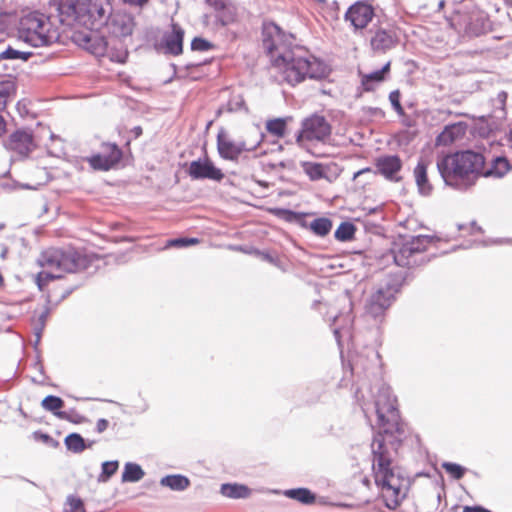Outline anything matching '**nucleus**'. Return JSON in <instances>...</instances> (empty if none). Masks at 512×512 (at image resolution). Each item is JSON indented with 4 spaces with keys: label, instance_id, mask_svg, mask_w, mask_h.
Returning <instances> with one entry per match:
<instances>
[{
    "label": "nucleus",
    "instance_id": "1",
    "mask_svg": "<svg viewBox=\"0 0 512 512\" xmlns=\"http://www.w3.org/2000/svg\"><path fill=\"white\" fill-rule=\"evenodd\" d=\"M111 12L112 5L109 0H76L66 6V18L73 17L76 24L86 30H73L69 37L75 45L96 57L107 54L112 61L124 63L127 52L109 51L108 40L97 32L107 23Z\"/></svg>",
    "mask_w": 512,
    "mask_h": 512
},
{
    "label": "nucleus",
    "instance_id": "2",
    "mask_svg": "<svg viewBox=\"0 0 512 512\" xmlns=\"http://www.w3.org/2000/svg\"><path fill=\"white\" fill-rule=\"evenodd\" d=\"M485 157L473 150H464L438 157L437 170L447 186L466 191L475 185L479 176L501 178L511 170L506 157L497 156L485 169Z\"/></svg>",
    "mask_w": 512,
    "mask_h": 512
},
{
    "label": "nucleus",
    "instance_id": "3",
    "mask_svg": "<svg viewBox=\"0 0 512 512\" xmlns=\"http://www.w3.org/2000/svg\"><path fill=\"white\" fill-rule=\"evenodd\" d=\"M371 450L375 484L381 491L385 506L396 509L407 496L410 478L400 467L392 465V455L382 432L374 436Z\"/></svg>",
    "mask_w": 512,
    "mask_h": 512
},
{
    "label": "nucleus",
    "instance_id": "4",
    "mask_svg": "<svg viewBox=\"0 0 512 512\" xmlns=\"http://www.w3.org/2000/svg\"><path fill=\"white\" fill-rule=\"evenodd\" d=\"M272 65L279 69L284 81L291 86L306 78L321 79L327 75L325 63L300 48L279 52Z\"/></svg>",
    "mask_w": 512,
    "mask_h": 512
},
{
    "label": "nucleus",
    "instance_id": "5",
    "mask_svg": "<svg viewBox=\"0 0 512 512\" xmlns=\"http://www.w3.org/2000/svg\"><path fill=\"white\" fill-rule=\"evenodd\" d=\"M377 393L372 387L361 385L355 391V397L359 401L364 413L369 410V400L365 398V390H368L373 398L374 410L380 430L386 435L401 434L403 429L399 422V412L396 407V397L392 394L391 388L385 383L376 384Z\"/></svg>",
    "mask_w": 512,
    "mask_h": 512
},
{
    "label": "nucleus",
    "instance_id": "6",
    "mask_svg": "<svg viewBox=\"0 0 512 512\" xmlns=\"http://www.w3.org/2000/svg\"><path fill=\"white\" fill-rule=\"evenodd\" d=\"M18 37L32 47H41L59 42L61 34L58 28L52 27L47 16L32 12L20 18Z\"/></svg>",
    "mask_w": 512,
    "mask_h": 512
},
{
    "label": "nucleus",
    "instance_id": "7",
    "mask_svg": "<svg viewBox=\"0 0 512 512\" xmlns=\"http://www.w3.org/2000/svg\"><path fill=\"white\" fill-rule=\"evenodd\" d=\"M400 287L401 280L399 278H387L379 284L367 300L366 312L373 318L382 316L394 301L395 295L400 291Z\"/></svg>",
    "mask_w": 512,
    "mask_h": 512
},
{
    "label": "nucleus",
    "instance_id": "8",
    "mask_svg": "<svg viewBox=\"0 0 512 512\" xmlns=\"http://www.w3.org/2000/svg\"><path fill=\"white\" fill-rule=\"evenodd\" d=\"M332 127L323 115L317 113L304 118L296 142L303 146L305 141L326 143L331 136Z\"/></svg>",
    "mask_w": 512,
    "mask_h": 512
},
{
    "label": "nucleus",
    "instance_id": "9",
    "mask_svg": "<svg viewBox=\"0 0 512 512\" xmlns=\"http://www.w3.org/2000/svg\"><path fill=\"white\" fill-rule=\"evenodd\" d=\"M37 262L43 268L36 276V283L41 291L49 281L62 278L63 250L48 249L41 253Z\"/></svg>",
    "mask_w": 512,
    "mask_h": 512
},
{
    "label": "nucleus",
    "instance_id": "10",
    "mask_svg": "<svg viewBox=\"0 0 512 512\" xmlns=\"http://www.w3.org/2000/svg\"><path fill=\"white\" fill-rule=\"evenodd\" d=\"M434 241L433 236L417 235L403 243L397 250L393 251V258L396 265L410 267L419 263L418 256L424 252Z\"/></svg>",
    "mask_w": 512,
    "mask_h": 512
},
{
    "label": "nucleus",
    "instance_id": "11",
    "mask_svg": "<svg viewBox=\"0 0 512 512\" xmlns=\"http://www.w3.org/2000/svg\"><path fill=\"white\" fill-rule=\"evenodd\" d=\"M289 38L290 37L275 23L264 24L262 30V46L272 63L279 52L294 49L290 48L291 42Z\"/></svg>",
    "mask_w": 512,
    "mask_h": 512
},
{
    "label": "nucleus",
    "instance_id": "12",
    "mask_svg": "<svg viewBox=\"0 0 512 512\" xmlns=\"http://www.w3.org/2000/svg\"><path fill=\"white\" fill-rule=\"evenodd\" d=\"M351 371L357 377L376 375L380 368V356L373 348L356 353L350 360Z\"/></svg>",
    "mask_w": 512,
    "mask_h": 512
},
{
    "label": "nucleus",
    "instance_id": "13",
    "mask_svg": "<svg viewBox=\"0 0 512 512\" xmlns=\"http://www.w3.org/2000/svg\"><path fill=\"white\" fill-rule=\"evenodd\" d=\"M374 15V9L370 4L358 1L348 8L344 19L350 22L355 30H362L372 21Z\"/></svg>",
    "mask_w": 512,
    "mask_h": 512
},
{
    "label": "nucleus",
    "instance_id": "14",
    "mask_svg": "<svg viewBox=\"0 0 512 512\" xmlns=\"http://www.w3.org/2000/svg\"><path fill=\"white\" fill-rule=\"evenodd\" d=\"M4 146L6 149L15 152L19 157L24 158L35 148V143L31 132L17 130L8 137Z\"/></svg>",
    "mask_w": 512,
    "mask_h": 512
},
{
    "label": "nucleus",
    "instance_id": "15",
    "mask_svg": "<svg viewBox=\"0 0 512 512\" xmlns=\"http://www.w3.org/2000/svg\"><path fill=\"white\" fill-rule=\"evenodd\" d=\"M188 174L194 180L221 181L224 178L221 169L217 168L208 158L192 161L188 168Z\"/></svg>",
    "mask_w": 512,
    "mask_h": 512
},
{
    "label": "nucleus",
    "instance_id": "16",
    "mask_svg": "<svg viewBox=\"0 0 512 512\" xmlns=\"http://www.w3.org/2000/svg\"><path fill=\"white\" fill-rule=\"evenodd\" d=\"M402 160L398 155H382L375 159V173L391 182L401 181L398 173L402 169Z\"/></svg>",
    "mask_w": 512,
    "mask_h": 512
},
{
    "label": "nucleus",
    "instance_id": "17",
    "mask_svg": "<svg viewBox=\"0 0 512 512\" xmlns=\"http://www.w3.org/2000/svg\"><path fill=\"white\" fill-rule=\"evenodd\" d=\"M110 34L117 38H125L132 34L135 23L134 18L126 13L110 14L107 23H105Z\"/></svg>",
    "mask_w": 512,
    "mask_h": 512
},
{
    "label": "nucleus",
    "instance_id": "18",
    "mask_svg": "<svg viewBox=\"0 0 512 512\" xmlns=\"http://www.w3.org/2000/svg\"><path fill=\"white\" fill-rule=\"evenodd\" d=\"M256 146L247 147L244 141L235 142L227 138L222 132L217 135V149L219 155L225 160L236 161L244 151H252Z\"/></svg>",
    "mask_w": 512,
    "mask_h": 512
},
{
    "label": "nucleus",
    "instance_id": "19",
    "mask_svg": "<svg viewBox=\"0 0 512 512\" xmlns=\"http://www.w3.org/2000/svg\"><path fill=\"white\" fill-rule=\"evenodd\" d=\"M94 258L71 246L66 247V274L80 273L93 265Z\"/></svg>",
    "mask_w": 512,
    "mask_h": 512
},
{
    "label": "nucleus",
    "instance_id": "20",
    "mask_svg": "<svg viewBox=\"0 0 512 512\" xmlns=\"http://www.w3.org/2000/svg\"><path fill=\"white\" fill-rule=\"evenodd\" d=\"M396 34L392 29L378 28L371 37L370 45L374 52L384 53L396 45Z\"/></svg>",
    "mask_w": 512,
    "mask_h": 512
},
{
    "label": "nucleus",
    "instance_id": "21",
    "mask_svg": "<svg viewBox=\"0 0 512 512\" xmlns=\"http://www.w3.org/2000/svg\"><path fill=\"white\" fill-rule=\"evenodd\" d=\"M171 28V32L163 36L165 53L177 56L183 52L184 30L177 23H172Z\"/></svg>",
    "mask_w": 512,
    "mask_h": 512
},
{
    "label": "nucleus",
    "instance_id": "22",
    "mask_svg": "<svg viewBox=\"0 0 512 512\" xmlns=\"http://www.w3.org/2000/svg\"><path fill=\"white\" fill-rule=\"evenodd\" d=\"M467 124L457 122L446 125L443 131L436 137V145L447 146L465 135Z\"/></svg>",
    "mask_w": 512,
    "mask_h": 512
},
{
    "label": "nucleus",
    "instance_id": "23",
    "mask_svg": "<svg viewBox=\"0 0 512 512\" xmlns=\"http://www.w3.org/2000/svg\"><path fill=\"white\" fill-rule=\"evenodd\" d=\"M427 170L428 162L425 159H420L414 168L415 182L419 193L423 196H428L432 192V185L428 180Z\"/></svg>",
    "mask_w": 512,
    "mask_h": 512
},
{
    "label": "nucleus",
    "instance_id": "24",
    "mask_svg": "<svg viewBox=\"0 0 512 512\" xmlns=\"http://www.w3.org/2000/svg\"><path fill=\"white\" fill-rule=\"evenodd\" d=\"M390 71V62L386 63L381 69L363 74L361 84L365 91H373L375 87L385 80V75Z\"/></svg>",
    "mask_w": 512,
    "mask_h": 512
},
{
    "label": "nucleus",
    "instance_id": "25",
    "mask_svg": "<svg viewBox=\"0 0 512 512\" xmlns=\"http://www.w3.org/2000/svg\"><path fill=\"white\" fill-rule=\"evenodd\" d=\"M160 485L172 491L182 492L190 486V480L182 474H171L162 477Z\"/></svg>",
    "mask_w": 512,
    "mask_h": 512
},
{
    "label": "nucleus",
    "instance_id": "26",
    "mask_svg": "<svg viewBox=\"0 0 512 512\" xmlns=\"http://www.w3.org/2000/svg\"><path fill=\"white\" fill-rule=\"evenodd\" d=\"M220 492L223 496L231 499H244L250 495V489L243 484L224 483L221 485Z\"/></svg>",
    "mask_w": 512,
    "mask_h": 512
},
{
    "label": "nucleus",
    "instance_id": "27",
    "mask_svg": "<svg viewBox=\"0 0 512 512\" xmlns=\"http://www.w3.org/2000/svg\"><path fill=\"white\" fill-rule=\"evenodd\" d=\"M348 302H349L348 303L349 312H347L346 314L340 313L338 315L333 316V323L334 324L338 323L340 320H343V324L341 326H339V327H335L334 330H333L334 336H335V338H336L338 343H340V338L342 336V333H348L349 329H350V327L352 326V323H353V317L350 314L351 302L350 301H348Z\"/></svg>",
    "mask_w": 512,
    "mask_h": 512
},
{
    "label": "nucleus",
    "instance_id": "28",
    "mask_svg": "<svg viewBox=\"0 0 512 512\" xmlns=\"http://www.w3.org/2000/svg\"><path fill=\"white\" fill-rule=\"evenodd\" d=\"M93 444L94 441L87 444L79 433H71L66 436V449L76 454L83 452L86 448L92 447Z\"/></svg>",
    "mask_w": 512,
    "mask_h": 512
},
{
    "label": "nucleus",
    "instance_id": "29",
    "mask_svg": "<svg viewBox=\"0 0 512 512\" xmlns=\"http://www.w3.org/2000/svg\"><path fill=\"white\" fill-rule=\"evenodd\" d=\"M145 475L144 470L139 464L133 462H127L124 465V471L122 473V482H138Z\"/></svg>",
    "mask_w": 512,
    "mask_h": 512
},
{
    "label": "nucleus",
    "instance_id": "30",
    "mask_svg": "<svg viewBox=\"0 0 512 512\" xmlns=\"http://www.w3.org/2000/svg\"><path fill=\"white\" fill-rule=\"evenodd\" d=\"M308 227L316 236L325 237L330 233L333 223L329 218L319 217L311 221Z\"/></svg>",
    "mask_w": 512,
    "mask_h": 512
},
{
    "label": "nucleus",
    "instance_id": "31",
    "mask_svg": "<svg viewBox=\"0 0 512 512\" xmlns=\"http://www.w3.org/2000/svg\"><path fill=\"white\" fill-rule=\"evenodd\" d=\"M285 496L306 505L312 504L315 501V495L307 488H294L286 490Z\"/></svg>",
    "mask_w": 512,
    "mask_h": 512
},
{
    "label": "nucleus",
    "instance_id": "32",
    "mask_svg": "<svg viewBox=\"0 0 512 512\" xmlns=\"http://www.w3.org/2000/svg\"><path fill=\"white\" fill-rule=\"evenodd\" d=\"M302 167L306 175L312 181L326 178V167L321 163L303 162Z\"/></svg>",
    "mask_w": 512,
    "mask_h": 512
},
{
    "label": "nucleus",
    "instance_id": "33",
    "mask_svg": "<svg viewBox=\"0 0 512 512\" xmlns=\"http://www.w3.org/2000/svg\"><path fill=\"white\" fill-rule=\"evenodd\" d=\"M356 226L352 222H342L334 233L336 240L340 242H349L354 239Z\"/></svg>",
    "mask_w": 512,
    "mask_h": 512
},
{
    "label": "nucleus",
    "instance_id": "34",
    "mask_svg": "<svg viewBox=\"0 0 512 512\" xmlns=\"http://www.w3.org/2000/svg\"><path fill=\"white\" fill-rule=\"evenodd\" d=\"M41 405L45 410L53 412L60 418H64V412L60 411L63 406V400L60 397L48 395L42 400Z\"/></svg>",
    "mask_w": 512,
    "mask_h": 512
},
{
    "label": "nucleus",
    "instance_id": "35",
    "mask_svg": "<svg viewBox=\"0 0 512 512\" xmlns=\"http://www.w3.org/2000/svg\"><path fill=\"white\" fill-rule=\"evenodd\" d=\"M33 56L32 52L20 51L8 46L4 51L0 53V61L2 60H21L23 62L28 61Z\"/></svg>",
    "mask_w": 512,
    "mask_h": 512
},
{
    "label": "nucleus",
    "instance_id": "36",
    "mask_svg": "<svg viewBox=\"0 0 512 512\" xmlns=\"http://www.w3.org/2000/svg\"><path fill=\"white\" fill-rule=\"evenodd\" d=\"M88 161L90 166L95 170L107 171L115 166V157L108 160L100 152L92 155Z\"/></svg>",
    "mask_w": 512,
    "mask_h": 512
},
{
    "label": "nucleus",
    "instance_id": "37",
    "mask_svg": "<svg viewBox=\"0 0 512 512\" xmlns=\"http://www.w3.org/2000/svg\"><path fill=\"white\" fill-rule=\"evenodd\" d=\"M266 129L272 135L282 137L285 134L286 121L283 118L269 120L266 123Z\"/></svg>",
    "mask_w": 512,
    "mask_h": 512
},
{
    "label": "nucleus",
    "instance_id": "38",
    "mask_svg": "<svg viewBox=\"0 0 512 512\" xmlns=\"http://www.w3.org/2000/svg\"><path fill=\"white\" fill-rule=\"evenodd\" d=\"M100 153L108 160L115 157V165L122 157V151L115 143H104Z\"/></svg>",
    "mask_w": 512,
    "mask_h": 512
},
{
    "label": "nucleus",
    "instance_id": "39",
    "mask_svg": "<svg viewBox=\"0 0 512 512\" xmlns=\"http://www.w3.org/2000/svg\"><path fill=\"white\" fill-rule=\"evenodd\" d=\"M119 467L118 461H105L102 463V471L98 477L99 482H106L114 475Z\"/></svg>",
    "mask_w": 512,
    "mask_h": 512
},
{
    "label": "nucleus",
    "instance_id": "40",
    "mask_svg": "<svg viewBox=\"0 0 512 512\" xmlns=\"http://www.w3.org/2000/svg\"><path fill=\"white\" fill-rule=\"evenodd\" d=\"M442 468L455 480L461 479L466 472L465 467L453 462H443Z\"/></svg>",
    "mask_w": 512,
    "mask_h": 512
},
{
    "label": "nucleus",
    "instance_id": "41",
    "mask_svg": "<svg viewBox=\"0 0 512 512\" xmlns=\"http://www.w3.org/2000/svg\"><path fill=\"white\" fill-rule=\"evenodd\" d=\"M199 243L198 238L179 237L167 241L166 247L184 248Z\"/></svg>",
    "mask_w": 512,
    "mask_h": 512
},
{
    "label": "nucleus",
    "instance_id": "42",
    "mask_svg": "<svg viewBox=\"0 0 512 512\" xmlns=\"http://www.w3.org/2000/svg\"><path fill=\"white\" fill-rule=\"evenodd\" d=\"M15 86L11 81L0 82V100H3L4 107H6L9 96L14 93Z\"/></svg>",
    "mask_w": 512,
    "mask_h": 512
},
{
    "label": "nucleus",
    "instance_id": "43",
    "mask_svg": "<svg viewBox=\"0 0 512 512\" xmlns=\"http://www.w3.org/2000/svg\"><path fill=\"white\" fill-rule=\"evenodd\" d=\"M66 504L69 506V511L66 510V512H86L84 502L79 497H67Z\"/></svg>",
    "mask_w": 512,
    "mask_h": 512
},
{
    "label": "nucleus",
    "instance_id": "44",
    "mask_svg": "<svg viewBox=\"0 0 512 512\" xmlns=\"http://www.w3.org/2000/svg\"><path fill=\"white\" fill-rule=\"evenodd\" d=\"M213 47L212 43L202 37H195L191 42V49L193 51L205 52Z\"/></svg>",
    "mask_w": 512,
    "mask_h": 512
},
{
    "label": "nucleus",
    "instance_id": "45",
    "mask_svg": "<svg viewBox=\"0 0 512 512\" xmlns=\"http://www.w3.org/2000/svg\"><path fill=\"white\" fill-rule=\"evenodd\" d=\"M389 100L396 113L400 116L404 115V109L400 103V92L398 90L390 92Z\"/></svg>",
    "mask_w": 512,
    "mask_h": 512
},
{
    "label": "nucleus",
    "instance_id": "46",
    "mask_svg": "<svg viewBox=\"0 0 512 512\" xmlns=\"http://www.w3.org/2000/svg\"><path fill=\"white\" fill-rule=\"evenodd\" d=\"M33 438H34V440L41 441L44 444H46L47 446H50V447H53V448H56V447L59 446V442L58 441L54 440L48 434L42 433L40 431L34 432L33 433Z\"/></svg>",
    "mask_w": 512,
    "mask_h": 512
},
{
    "label": "nucleus",
    "instance_id": "47",
    "mask_svg": "<svg viewBox=\"0 0 512 512\" xmlns=\"http://www.w3.org/2000/svg\"><path fill=\"white\" fill-rule=\"evenodd\" d=\"M86 418L74 408L66 409V421L74 424H80L84 422Z\"/></svg>",
    "mask_w": 512,
    "mask_h": 512
},
{
    "label": "nucleus",
    "instance_id": "48",
    "mask_svg": "<svg viewBox=\"0 0 512 512\" xmlns=\"http://www.w3.org/2000/svg\"><path fill=\"white\" fill-rule=\"evenodd\" d=\"M109 426V421L104 419V418H100L98 419L97 423H96V431L98 433H103Z\"/></svg>",
    "mask_w": 512,
    "mask_h": 512
},
{
    "label": "nucleus",
    "instance_id": "49",
    "mask_svg": "<svg viewBox=\"0 0 512 512\" xmlns=\"http://www.w3.org/2000/svg\"><path fill=\"white\" fill-rule=\"evenodd\" d=\"M463 512H491V511L482 506L475 505V506H465L463 508Z\"/></svg>",
    "mask_w": 512,
    "mask_h": 512
},
{
    "label": "nucleus",
    "instance_id": "50",
    "mask_svg": "<svg viewBox=\"0 0 512 512\" xmlns=\"http://www.w3.org/2000/svg\"><path fill=\"white\" fill-rule=\"evenodd\" d=\"M149 0H123L124 3L131 6L143 7Z\"/></svg>",
    "mask_w": 512,
    "mask_h": 512
},
{
    "label": "nucleus",
    "instance_id": "51",
    "mask_svg": "<svg viewBox=\"0 0 512 512\" xmlns=\"http://www.w3.org/2000/svg\"><path fill=\"white\" fill-rule=\"evenodd\" d=\"M276 166L282 168V169H292L293 167V162L288 160V161H280L279 163L276 164Z\"/></svg>",
    "mask_w": 512,
    "mask_h": 512
},
{
    "label": "nucleus",
    "instance_id": "52",
    "mask_svg": "<svg viewBox=\"0 0 512 512\" xmlns=\"http://www.w3.org/2000/svg\"><path fill=\"white\" fill-rule=\"evenodd\" d=\"M6 131V122L4 118L0 115V136H2Z\"/></svg>",
    "mask_w": 512,
    "mask_h": 512
},
{
    "label": "nucleus",
    "instance_id": "53",
    "mask_svg": "<svg viewBox=\"0 0 512 512\" xmlns=\"http://www.w3.org/2000/svg\"><path fill=\"white\" fill-rule=\"evenodd\" d=\"M370 172H372V169H371V168H364V169H361V170H359L358 172H356V173L354 174V178H356V177L360 176L361 174H364V173H370Z\"/></svg>",
    "mask_w": 512,
    "mask_h": 512
},
{
    "label": "nucleus",
    "instance_id": "54",
    "mask_svg": "<svg viewBox=\"0 0 512 512\" xmlns=\"http://www.w3.org/2000/svg\"><path fill=\"white\" fill-rule=\"evenodd\" d=\"M132 132L134 133L135 137H139L142 134V128L140 126H136L133 128Z\"/></svg>",
    "mask_w": 512,
    "mask_h": 512
},
{
    "label": "nucleus",
    "instance_id": "55",
    "mask_svg": "<svg viewBox=\"0 0 512 512\" xmlns=\"http://www.w3.org/2000/svg\"><path fill=\"white\" fill-rule=\"evenodd\" d=\"M264 259H265L266 261L270 262V263H275L274 258H273L271 255H269V254H265V255H264Z\"/></svg>",
    "mask_w": 512,
    "mask_h": 512
},
{
    "label": "nucleus",
    "instance_id": "56",
    "mask_svg": "<svg viewBox=\"0 0 512 512\" xmlns=\"http://www.w3.org/2000/svg\"><path fill=\"white\" fill-rule=\"evenodd\" d=\"M148 409V404L146 402H143L142 406L139 408V412H145Z\"/></svg>",
    "mask_w": 512,
    "mask_h": 512
},
{
    "label": "nucleus",
    "instance_id": "57",
    "mask_svg": "<svg viewBox=\"0 0 512 512\" xmlns=\"http://www.w3.org/2000/svg\"><path fill=\"white\" fill-rule=\"evenodd\" d=\"M58 10H59L60 16H62L63 10H62V5L61 4H59ZM60 23L61 24L64 23V19L62 17H60Z\"/></svg>",
    "mask_w": 512,
    "mask_h": 512
},
{
    "label": "nucleus",
    "instance_id": "58",
    "mask_svg": "<svg viewBox=\"0 0 512 512\" xmlns=\"http://www.w3.org/2000/svg\"><path fill=\"white\" fill-rule=\"evenodd\" d=\"M445 6V1L444 0H441L438 4V9H442L443 7Z\"/></svg>",
    "mask_w": 512,
    "mask_h": 512
},
{
    "label": "nucleus",
    "instance_id": "59",
    "mask_svg": "<svg viewBox=\"0 0 512 512\" xmlns=\"http://www.w3.org/2000/svg\"><path fill=\"white\" fill-rule=\"evenodd\" d=\"M471 225H472L473 229H475L477 231H481V227H478L475 222H472Z\"/></svg>",
    "mask_w": 512,
    "mask_h": 512
},
{
    "label": "nucleus",
    "instance_id": "60",
    "mask_svg": "<svg viewBox=\"0 0 512 512\" xmlns=\"http://www.w3.org/2000/svg\"><path fill=\"white\" fill-rule=\"evenodd\" d=\"M283 213L289 214V215H296V213L290 211V210H282Z\"/></svg>",
    "mask_w": 512,
    "mask_h": 512
},
{
    "label": "nucleus",
    "instance_id": "61",
    "mask_svg": "<svg viewBox=\"0 0 512 512\" xmlns=\"http://www.w3.org/2000/svg\"><path fill=\"white\" fill-rule=\"evenodd\" d=\"M5 107H4V104H3V100H0V111L4 110Z\"/></svg>",
    "mask_w": 512,
    "mask_h": 512
},
{
    "label": "nucleus",
    "instance_id": "62",
    "mask_svg": "<svg viewBox=\"0 0 512 512\" xmlns=\"http://www.w3.org/2000/svg\"><path fill=\"white\" fill-rule=\"evenodd\" d=\"M76 287H77V285H76V286H74L73 288L69 289V290L66 288V295H67L68 293H71V292H72Z\"/></svg>",
    "mask_w": 512,
    "mask_h": 512
},
{
    "label": "nucleus",
    "instance_id": "63",
    "mask_svg": "<svg viewBox=\"0 0 512 512\" xmlns=\"http://www.w3.org/2000/svg\"><path fill=\"white\" fill-rule=\"evenodd\" d=\"M36 337H37V339H36V343H38V342H39V340H40V333H39V332H37V333H36Z\"/></svg>",
    "mask_w": 512,
    "mask_h": 512
},
{
    "label": "nucleus",
    "instance_id": "64",
    "mask_svg": "<svg viewBox=\"0 0 512 512\" xmlns=\"http://www.w3.org/2000/svg\"><path fill=\"white\" fill-rule=\"evenodd\" d=\"M510 140L512 142V130L510 131Z\"/></svg>",
    "mask_w": 512,
    "mask_h": 512
}]
</instances>
